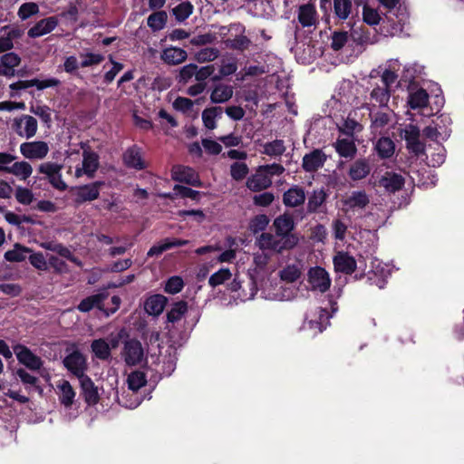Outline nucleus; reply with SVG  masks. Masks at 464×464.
Returning a JSON list of instances; mask_svg holds the SVG:
<instances>
[{
  "instance_id": "46",
  "label": "nucleus",
  "mask_w": 464,
  "mask_h": 464,
  "mask_svg": "<svg viewBox=\"0 0 464 464\" xmlns=\"http://www.w3.org/2000/svg\"><path fill=\"white\" fill-rule=\"evenodd\" d=\"M188 311V304L184 301L176 303L167 314L168 321L176 323L179 321Z\"/></svg>"
},
{
  "instance_id": "6",
  "label": "nucleus",
  "mask_w": 464,
  "mask_h": 464,
  "mask_svg": "<svg viewBox=\"0 0 464 464\" xmlns=\"http://www.w3.org/2000/svg\"><path fill=\"white\" fill-rule=\"evenodd\" d=\"M14 353L20 363L24 365L31 371H39L43 365V360L32 353V351L24 345L16 344L14 346Z\"/></svg>"
},
{
  "instance_id": "1",
  "label": "nucleus",
  "mask_w": 464,
  "mask_h": 464,
  "mask_svg": "<svg viewBox=\"0 0 464 464\" xmlns=\"http://www.w3.org/2000/svg\"><path fill=\"white\" fill-rule=\"evenodd\" d=\"M256 245L261 250H271L277 254L295 248L293 237H288L282 238L281 237H277L276 234L273 235L267 232H263L258 237H256Z\"/></svg>"
},
{
  "instance_id": "33",
  "label": "nucleus",
  "mask_w": 464,
  "mask_h": 464,
  "mask_svg": "<svg viewBox=\"0 0 464 464\" xmlns=\"http://www.w3.org/2000/svg\"><path fill=\"white\" fill-rule=\"evenodd\" d=\"M86 170V176L92 178L99 168V156L97 153L90 150H84L82 153V165Z\"/></svg>"
},
{
  "instance_id": "14",
  "label": "nucleus",
  "mask_w": 464,
  "mask_h": 464,
  "mask_svg": "<svg viewBox=\"0 0 464 464\" xmlns=\"http://www.w3.org/2000/svg\"><path fill=\"white\" fill-rule=\"evenodd\" d=\"M188 58L186 50L179 47H167L160 53V59L169 65H179Z\"/></svg>"
},
{
  "instance_id": "59",
  "label": "nucleus",
  "mask_w": 464,
  "mask_h": 464,
  "mask_svg": "<svg viewBox=\"0 0 464 464\" xmlns=\"http://www.w3.org/2000/svg\"><path fill=\"white\" fill-rule=\"evenodd\" d=\"M403 138L407 146L420 140V130L417 126L409 124L403 130Z\"/></svg>"
},
{
  "instance_id": "53",
  "label": "nucleus",
  "mask_w": 464,
  "mask_h": 464,
  "mask_svg": "<svg viewBox=\"0 0 464 464\" xmlns=\"http://www.w3.org/2000/svg\"><path fill=\"white\" fill-rule=\"evenodd\" d=\"M176 19L179 22L186 20L193 12V5L189 2H182L172 10Z\"/></svg>"
},
{
  "instance_id": "19",
  "label": "nucleus",
  "mask_w": 464,
  "mask_h": 464,
  "mask_svg": "<svg viewBox=\"0 0 464 464\" xmlns=\"http://www.w3.org/2000/svg\"><path fill=\"white\" fill-rule=\"evenodd\" d=\"M334 268L338 272H342L347 275L353 273L356 269L355 259L344 252H339L334 257Z\"/></svg>"
},
{
  "instance_id": "24",
  "label": "nucleus",
  "mask_w": 464,
  "mask_h": 464,
  "mask_svg": "<svg viewBox=\"0 0 464 464\" xmlns=\"http://www.w3.org/2000/svg\"><path fill=\"white\" fill-rule=\"evenodd\" d=\"M302 272V265L300 262H297L295 264L286 265L278 272V276L282 281L292 284L301 277Z\"/></svg>"
},
{
  "instance_id": "5",
  "label": "nucleus",
  "mask_w": 464,
  "mask_h": 464,
  "mask_svg": "<svg viewBox=\"0 0 464 464\" xmlns=\"http://www.w3.org/2000/svg\"><path fill=\"white\" fill-rule=\"evenodd\" d=\"M64 367L78 379L86 376L87 362L85 356L79 351H73L63 359Z\"/></svg>"
},
{
  "instance_id": "28",
  "label": "nucleus",
  "mask_w": 464,
  "mask_h": 464,
  "mask_svg": "<svg viewBox=\"0 0 464 464\" xmlns=\"http://www.w3.org/2000/svg\"><path fill=\"white\" fill-rule=\"evenodd\" d=\"M2 31L5 34L0 36V53L11 50L14 47L13 40L22 35V31L18 28L5 26L2 28Z\"/></svg>"
},
{
  "instance_id": "50",
  "label": "nucleus",
  "mask_w": 464,
  "mask_h": 464,
  "mask_svg": "<svg viewBox=\"0 0 464 464\" xmlns=\"http://www.w3.org/2000/svg\"><path fill=\"white\" fill-rule=\"evenodd\" d=\"M219 55V51L217 48L207 47L199 50L195 54V59L198 63L212 62L217 59Z\"/></svg>"
},
{
  "instance_id": "21",
  "label": "nucleus",
  "mask_w": 464,
  "mask_h": 464,
  "mask_svg": "<svg viewBox=\"0 0 464 464\" xmlns=\"http://www.w3.org/2000/svg\"><path fill=\"white\" fill-rule=\"evenodd\" d=\"M20 57L14 53H7L0 59V75L12 77L14 75V68L19 65Z\"/></svg>"
},
{
  "instance_id": "10",
  "label": "nucleus",
  "mask_w": 464,
  "mask_h": 464,
  "mask_svg": "<svg viewBox=\"0 0 464 464\" xmlns=\"http://www.w3.org/2000/svg\"><path fill=\"white\" fill-rule=\"evenodd\" d=\"M171 176L174 180L184 182L194 187H202L198 173L186 166H175L172 168Z\"/></svg>"
},
{
  "instance_id": "22",
  "label": "nucleus",
  "mask_w": 464,
  "mask_h": 464,
  "mask_svg": "<svg viewBox=\"0 0 464 464\" xmlns=\"http://www.w3.org/2000/svg\"><path fill=\"white\" fill-rule=\"evenodd\" d=\"M371 172V165L365 159L355 160L349 169L348 175L351 179L356 181L366 178Z\"/></svg>"
},
{
  "instance_id": "11",
  "label": "nucleus",
  "mask_w": 464,
  "mask_h": 464,
  "mask_svg": "<svg viewBox=\"0 0 464 464\" xmlns=\"http://www.w3.org/2000/svg\"><path fill=\"white\" fill-rule=\"evenodd\" d=\"M58 24L59 20L56 16H49L35 23L28 30L27 34L30 38H38L53 32Z\"/></svg>"
},
{
  "instance_id": "61",
  "label": "nucleus",
  "mask_w": 464,
  "mask_h": 464,
  "mask_svg": "<svg viewBox=\"0 0 464 464\" xmlns=\"http://www.w3.org/2000/svg\"><path fill=\"white\" fill-rule=\"evenodd\" d=\"M63 169V166L55 163V162H44L42 163L39 168L38 171L42 174H44L47 178L58 174Z\"/></svg>"
},
{
  "instance_id": "45",
  "label": "nucleus",
  "mask_w": 464,
  "mask_h": 464,
  "mask_svg": "<svg viewBox=\"0 0 464 464\" xmlns=\"http://www.w3.org/2000/svg\"><path fill=\"white\" fill-rule=\"evenodd\" d=\"M390 90L387 87L377 86L371 92V101H375L381 107H385L390 100Z\"/></svg>"
},
{
  "instance_id": "31",
  "label": "nucleus",
  "mask_w": 464,
  "mask_h": 464,
  "mask_svg": "<svg viewBox=\"0 0 464 464\" xmlns=\"http://www.w3.org/2000/svg\"><path fill=\"white\" fill-rule=\"evenodd\" d=\"M59 390V399L62 404L65 407H70L74 401L75 392L70 382L66 380H62L57 384Z\"/></svg>"
},
{
  "instance_id": "39",
  "label": "nucleus",
  "mask_w": 464,
  "mask_h": 464,
  "mask_svg": "<svg viewBox=\"0 0 464 464\" xmlns=\"http://www.w3.org/2000/svg\"><path fill=\"white\" fill-rule=\"evenodd\" d=\"M92 352L100 360H107L111 357V346L105 339H96L91 344Z\"/></svg>"
},
{
  "instance_id": "58",
  "label": "nucleus",
  "mask_w": 464,
  "mask_h": 464,
  "mask_svg": "<svg viewBox=\"0 0 464 464\" xmlns=\"http://www.w3.org/2000/svg\"><path fill=\"white\" fill-rule=\"evenodd\" d=\"M362 17L363 21L370 25L378 24L381 20V16L377 10L367 5L363 6Z\"/></svg>"
},
{
  "instance_id": "9",
  "label": "nucleus",
  "mask_w": 464,
  "mask_h": 464,
  "mask_svg": "<svg viewBox=\"0 0 464 464\" xmlns=\"http://www.w3.org/2000/svg\"><path fill=\"white\" fill-rule=\"evenodd\" d=\"M103 182L96 181L83 186L72 188L74 201L76 204H82L86 201H92L99 198L100 188L103 186Z\"/></svg>"
},
{
  "instance_id": "12",
  "label": "nucleus",
  "mask_w": 464,
  "mask_h": 464,
  "mask_svg": "<svg viewBox=\"0 0 464 464\" xmlns=\"http://www.w3.org/2000/svg\"><path fill=\"white\" fill-rule=\"evenodd\" d=\"M326 160V155L321 150H314L303 158V169L306 172H314L322 168Z\"/></svg>"
},
{
  "instance_id": "54",
  "label": "nucleus",
  "mask_w": 464,
  "mask_h": 464,
  "mask_svg": "<svg viewBox=\"0 0 464 464\" xmlns=\"http://www.w3.org/2000/svg\"><path fill=\"white\" fill-rule=\"evenodd\" d=\"M196 64L188 63L181 67L177 75V80L179 83H188L196 74Z\"/></svg>"
},
{
  "instance_id": "41",
  "label": "nucleus",
  "mask_w": 464,
  "mask_h": 464,
  "mask_svg": "<svg viewBox=\"0 0 464 464\" xmlns=\"http://www.w3.org/2000/svg\"><path fill=\"white\" fill-rule=\"evenodd\" d=\"M286 148L282 140H275L271 142H266L263 146V153L270 157H280L284 154Z\"/></svg>"
},
{
  "instance_id": "4",
  "label": "nucleus",
  "mask_w": 464,
  "mask_h": 464,
  "mask_svg": "<svg viewBox=\"0 0 464 464\" xmlns=\"http://www.w3.org/2000/svg\"><path fill=\"white\" fill-rule=\"evenodd\" d=\"M121 357L129 366L140 363L144 359V351L140 342L136 339L125 341Z\"/></svg>"
},
{
  "instance_id": "64",
  "label": "nucleus",
  "mask_w": 464,
  "mask_h": 464,
  "mask_svg": "<svg viewBox=\"0 0 464 464\" xmlns=\"http://www.w3.org/2000/svg\"><path fill=\"white\" fill-rule=\"evenodd\" d=\"M31 265L38 270H47L48 264L42 253L29 254L28 256Z\"/></svg>"
},
{
  "instance_id": "49",
  "label": "nucleus",
  "mask_w": 464,
  "mask_h": 464,
  "mask_svg": "<svg viewBox=\"0 0 464 464\" xmlns=\"http://www.w3.org/2000/svg\"><path fill=\"white\" fill-rule=\"evenodd\" d=\"M269 224V218L266 215L261 214L253 218L249 223V229L252 233L256 234L264 232Z\"/></svg>"
},
{
  "instance_id": "16",
  "label": "nucleus",
  "mask_w": 464,
  "mask_h": 464,
  "mask_svg": "<svg viewBox=\"0 0 464 464\" xmlns=\"http://www.w3.org/2000/svg\"><path fill=\"white\" fill-rule=\"evenodd\" d=\"M108 297V293L103 291L82 299L77 309L82 313H88L93 308L103 310V302Z\"/></svg>"
},
{
  "instance_id": "3",
  "label": "nucleus",
  "mask_w": 464,
  "mask_h": 464,
  "mask_svg": "<svg viewBox=\"0 0 464 464\" xmlns=\"http://www.w3.org/2000/svg\"><path fill=\"white\" fill-rule=\"evenodd\" d=\"M307 281L313 291L325 293L331 286V278L327 271L320 266L309 269Z\"/></svg>"
},
{
  "instance_id": "52",
  "label": "nucleus",
  "mask_w": 464,
  "mask_h": 464,
  "mask_svg": "<svg viewBox=\"0 0 464 464\" xmlns=\"http://www.w3.org/2000/svg\"><path fill=\"white\" fill-rule=\"evenodd\" d=\"M232 274L228 268H221L214 273L208 279V284L212 287H216L229 280Z\"/></svg>"
},
{
  "instance_id": "43",
  "label": "nucleus",
  "mask_w": 464,
  "mask_h": 464,
  "mask_svg": "<svg viewBox=\"0 0 464 464\" xmlns=\"http://www.w3.org/2000/svg\"><path fill=\"white\" fill-rule=\"evenodd\" d=\"M129 389L136 392L147 383V378L143 372L134 371L130 372L127 379Z\"/></svg>"
},
{
  "instance_id": "60",
  "label": "nucleus",
  "mask_w": 464,
  "mask_h": 464,
  "mask_svg": "<svg viewBox=\"0 0 464 464\" xmlns=\"http://www.w3.org/2000/svg\"><path fill=\"white\" fill-rule=\"evenodd\" d=\"M347 32H334L332 35L331 46L334 51L341 50L348 41Z\"/></svg>"
},
{
  "instance_id": "48",
  "label": "nucleus",
  "mask_w": 464,
  "mask_h": 464,
  "mask_svg": "<svg viewBox=\"0 0 464 464\" xmlns=\"http://www.w3.org/2000/svg\"><path fill=\"white\" fill-rule=\"evenodd\" d=\"M39 11V5L36 3L26 2L20 5L17 15L22 21H24L38 14Z\"/></svg>"
},
{
  "instance_id": "56",
  "label": "nucleus",
  "mask_w": 464,
  "mask_h": 464,
  "mask_svg": "<svg viewBox=\"0 0 464 464\" xmlns=\"http://www.w3.org/2000/svg\"><path fill=\"white\" fill-rule=\"evenodd\" d=\"M251 41L245 35L236 36L234 39L227 40V44L229 48L244 51L250 46Z\"/></svg>"
},
{
  "instance_id": "51",
  "label": "nucleus",
  "mask_w": 464,
  "mask_h": 464,
  "mask_svg": "<svg viewBox=\"0 0 464 464\" xmlns=\"http://www.w3.org/2000/svg\"><path fill=\"white\" fill-rule=\"evenodd\" d=\"M249 169L245 162L237 161L230 166V175L233 179L240 181L248 174Z\"/></svg>"
},
{
  "instance_id": "25",
  "label": "nucleus",
  "mask_w": 464,
  "mask_h": 464,
  "mask_svg": "<svg viewBox=\"0 0 464 464\" xmlns=\"http://www.w3.org/2000/svg\"><path fill=\"white\" fill-rule=\"evenodd\" d=\"M234 93L233 87L224 83L217 84L209 96L212 103H224L229 101Z\"/></svg>"
},
{
  "instance_id": "26",
  "label": "nucleus",
  "mask_w": 464,
  "mask_h": 464,
  "mask_svg": "<svg viewBox=\"0 0 464 464\" xmlns=\"http://www.w3.org/2000/svg\"><path fill=\"white\" fill-rule=\"evenodd\" d=\"M298 21L303 27L315 25L317 23L316 10L313 5H303L298 9Z\"/></svg>"
},
{
  "instance_id": "18",
  "label": "nucleus",
  "mask_w": 464,
  "mask_h": 464,
  "mask_svg": "<svg viewBox=\"0 0 464 464\" xmlns=\"http://www.w3.org/2000/svg\"><path fill=\"white\" fill-rule=\"evenodd\" d=\"M305 192L303 188L293 186L283 195V203L286 207L295 208L303 205L305 201Z\"/></svg>"
},
{
  "instance_id": "40",
  "label": "nucleus",
  "mask_w": 464,
  "mask_h": 464,
  "mask_svg": "<svg viewBox=\"0 0 464 464\" xmlns=\"http://www.w3.org/2000/svg\"><path fill=\"white\" fill-rule=\"evenodd\" d=\"M370 117L372 121L371 128L374 130L386 126L391 121L390 111H377L374 112L372 109L370 110Z\"/></svg>"
},
{
  "instance_id": "37",
  "label": "nucleus",
  "mask_w": 464,
  "mask_h": 464,
  "mask_svg": "<svg viewBox=\"0 0 464 464\" xmlns=\"http://www.w3.org/2000/svg\"><path fill=\"white\" fill-rule=\"evenodd\" d=\"M8 173L14 175L21 180H25L32 175L33 168L27 161H17L10 166Z\"/></svg>"
},
{
  "instance_id": "47",
  "label": "nucleus",
  "mask_w": 464,
  "mask_h": 464,
  "mask_svg": "<svg viewBox=\"0 0 464 464\" xmlns=\"http://www.w3.org/2000/svg\"><path fill=\"white\" fill-rule=\"evenodd\" d=\"M334 13L336 16L342 20L349 17L352 10V3L350 0H334Z\"/></svg>"
},
{
  "instance_id": "8",
  "label": "nucleus",
  "mask_w": 464,
  "mask_h": 464,
  "mask_svg": "<svg viewBox=\"0 0 464 464\" xmlns=\"http://www.w3.org/2000/svg\"><path fill=\"white\" fill-rule=\"evenodd\" d=\"M49 150V145L43 140L26 141L20 145L21 154L28 160H43Z\"/></svg>"
},
{
  "instance_id": "38",
  "label": "nucleus",
  "mask_w": 464,
  "mask_h": 464,
  "mask_svg": "<svg viewBox=\"0 0 464 464\" xmlns=\"http://www.w3.org/2000/svg\"><path fill=\"white\" fill-rule=\"evenodd\" d=\"M222 108L220 107H211L205 109L202 111V121L204 126L208 130H214L217 127L216 121L220 118L222 115Z\"/></svg>"
},
{
  "instance_id": "34",
  "label": "nucleus",
  "mask_w": 464,
  "mask_h": 464,
  "mask_svg": "<svg viewBox=\"0 0 464 464\" xmlns=\"http://www.w3.org/2000/svg\"><path fill=\"white\" fill-rule=\"evenodd\" d=\"M374 149L379 157L382 159H389L394 154L395 144L392 139L382 137L377 140L374 145Z\"/></svg>"
},
{
  "instance_id": "29",
  "label": "nucleus",
  "mask_w": 464,
  "mask_h": 464,
  "mask_svg": "<svg viewBox=\"0 0 464 464\" xmlns=\"http://www.w3.org/2000/svg\"><path fill=\"white\" fill-rule=\"evenodd\" d=\"M124 163L136 169H143L145 163L141 158L140 150L138 147L133 146L126 150L123 156Z\"/></svg>"
},
{
  "instance_id": "15",
  "label": "nucleus",
  "mask_w": 464,
  "mask_h": 464,
  "mask_svg": "<svg viewBox=\"0 0 464 464\" xmlns=\"http://www.w3.org/2000/svg\"><path fill=\"white\" fill-rule=\"evenodd\" d=\"M404 178L395 172H386L380 179L379 186L382 187L385 191L394 193L402 188L404 186Z\"/></svg>"
},
{
  "instance_id": "2",
  "label": "nucleus",
  "mask_w": 464,
  "mask_h": 464,
  "mask_svg": "<svg viewBox=\"0 0 464 464\" xmlns=\"http://www.w3.org/2000/svg\"><path fill=\"white\" fill-rule=\"evenodd\" d=\"M273 227L277 237L282 238L291 237L294 238V246L295 247L298 245L299 237L292 233L295 227V223L291 214L284 213L276 217L273 221Z\"/></svg>"
},
{
  "instance_id": "27",
  "label": "nucleus",
  "mask_w": 464,
  "mask_h": 464,
  "mask_svg": "<svg viewBox=\"0 0 464 464\" xmlns=\"http://www.w3.org/2000/svg\"><path fill=\"white\" fill-rule=\"evenodd\" d=\"M167 303V298L162 295H154L149 297L145 304L144 309L150 315H159L160 314Z\"/></svg>"
},
{
  "instance_id": "62",
  "label": "nucleus",
  "mask_w": 464,
  "mask_h": 464,
  "mask_svg": "<svg viewBox=\"0 0 464 464\" xmlns=\"http://www.w3.org/2000/svg\"><path fill=\"white\" fill-rule=\"evenodd\" d=\"M196 74L195 79L198 82H205V81L210 77L215 72V66L213 64L198 67L196 64Z\"/></svg>"
},
{
  "instance_id": "32",
  "label": "nucleus",
  "mask_w": 464,
  "mask_h": 464,
  "mask_svg": "<svg viewBox=\"0 0 464 464\" xmlns=\"http://www.w3.org/2000/svg\"><path fill=\"white\" fill-rule=\"evenodd\" d=\"M31 253V248L16 243L14 245L13 249L5 253V258L9 262H22L24 261Z\"/></svg>"
},
{
  "instance_id": "57",
  "label": "nucleus",
  "mask_w": 464,
  "mask_h": 464,
  "mask_svg": "<svg viewBox=\"0 0 464 464\" xmlns=\"http://www.w3.org/2000/svg\"><path fill=\"white\" fill-rule=\"evenodd\" d=\"M184 286V282L180 276H171L166 283L165 292L174 295L179 293Z\"/></svg>"
},
{
  "instance_id": "7",
  "label": "nucleus",
  "mask_w": 464,
  "mask_h": 464,
  "mask_svg": "<svg viewBox=\"0 0 464 464\" xmlns=\"http://www.w3.org/2000/svg\"><path fill=\"white\" fill-rule=\"evenodd\" d=\"M13 126L18 136L27 140L34 137L38 130L36 119L26 114L15 118Z\"/></svg>"
},
{
  "instance_id": "63",
  "label": "nucleus",
  "mask_w": 464,
  "mask_h": 464,
  "mask_svg": "<svg viewBox=\"0 0 464 464\" xmlns=\"http://www.w3.org/2000/svg\"><path fill=\"white\" fill-rule=\"evenodd\" d=\"M15 198L21 204L29 205L34 199V195L29 188L18 187L15 190Z\"/></svg>"
},
{
  "instance_id": "20",
  "label": "nucleus",
  "mask_w": 464,
  "mask_h": 464,
  "mask_svg": "<svg viewBox=\"0 0 464 464\" xmlns=\"http://www.w3.org/2000/svg\"><path fill=\"white\" fill-rule=\"evenodd\" d=\"M79 381L85 401L89 405L96 404L100 397L98 388L94 385L93 382L87 375L79 379Z\"/></svg>"
},
{
  "instance_id": "35",
  "label": "nucleus",
  "mask_w": 464,
  "mask_h": 464,
  "mask_svg": "<svg viewBox=\"0 0 464 464\" xmlns=\"http://www.w3.org/2000/svg\"><path fill=\"white\" fill-rule=\"evenodd\" d=\"M432 123L435 125V127L439 130V135L440 136L441 140H446L450 136L451 132L450 125L452 123L451 118L450 115L447 114H441L438 117H436Z\"/></svg>"
},
{
  "instance_id": "17",
  "label": "nucleus",
  "mask_w": 464,
  "mask_h": 464,
  "mask_svg": "<svg viewBox=\"0 0 464 464\" xmlns=\"http://www.w3.org/2000/svg\"><path fill=\"white\" fill-rule=\"evenodd\" d=\"M272 184V179L268 178L267 173L259 167L256 172L246 180V187L252 191H261L269 188Z\"/></svg>"
},
{
  "instance_id": "30",
  "label": "nucleus",
  "mask_w": 464,
  "mask_h": 464,
  "mask_svg": "<svg viewBox=\"0 0 464 464\" xmlns=\"http://www.w3.org/2000/svg\"><path fill=\"white\" fill-rule=\"evenodd\" d=\"M60 84V81L54 78L40 81L38 79H32L26 81H18L14 82L18 90H24L35 86L38 90H44L48 87H54Z\"/></svg>"
},
{
  "instance_id": "23",
  "label": "nucleus",
  "mask_w": 464,
  "mask_h": 464,
  "mask_svg": "<svg viewBox=\"0 0 464 464\" xmlns=\"http://www.w3.org/2000/svg\"><path fill=\"white\" fill-rule=\"evenodd\" d=\"M334 147L336 152L343 158L353 159L357 152L356 145L352 138L338 139Z\"/></svg>"
},
{
  "instance_id": "13",
  "label": "nucleus",
  "mask_w": 464,
  "mask_h": 464,
  "mask_svg": "<svg viewBox=\"0 0 464 464\" xmlns=\"http://www.w3.org/2000/svg\"><path fill=\"white\" fill-rule=\"evenodd\" d=\"M369 203V196L363 190L353 191L343 200V206L346 208V210L353 211L363 209Z\"/></svg>"
},
{
  "instance_id": "55",
  "label": "nucleus",
  "mask_w": 464,
  "mask_h": 464,
  "mask_svg": "<svg viewBox=\"0 0 464 464\" xmlns=\"http://www.w3.org/2000/svg\"><path fill=\"white\" fill-rule=\"evenodd\" d=\"M174 247L173 238H165L159 245L152 246L147 253L148 256H160L164 251Z\"/></svg>"
},
{
  "instance_id": "36",
  "label": "nucleus",
  "mask_w": 464,
  "mask_h": 464,
  "mask_svg": "<svg viewBox=\"0 0 464 464\" xmlns=\"http://www.w3.org/2000/svg\"><path fill=\"white\" fill-rule=\"evenodd\" d=\"M429 94L424 89H418L411 92L408 97V103L412 110L424 108L428 105Z\"/></svg>"
},
{
  "instance_id": "42",
  "label": "nucleus",
  "mask_w": 464,
  "mask_h": 464,
  "mask_svg": "<svg viewBox=\"0 0 464 464\" xmlns=\"http://www.w3.org/2000/svg\"><path fill=\"white\" fill-rule=\"evenodd\" d=\"M326 193L324 189L314 190L308 198V212H315L326 200Z\"/></svg>"
},
{
  "instance_id": "44",
  "label": "nucleus",
  "mask_w": 464,
  "mask_h": 464,
  "mask_svg": "<svg viewBox=\"0 0 464 464\" xmlns=\"http://www.w3.org/2000/svg\"><path fill=\"white\" fill-rule=\"evenodd\" d=\"M167 18L168 15L166 12H155L148 17V26L150 27L153 31H160L164 28Z\"/></svg>"
}]
</instances>
